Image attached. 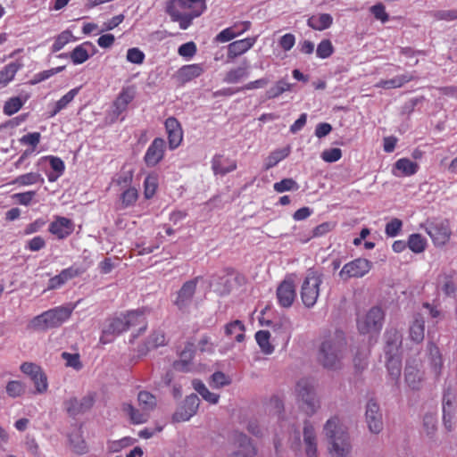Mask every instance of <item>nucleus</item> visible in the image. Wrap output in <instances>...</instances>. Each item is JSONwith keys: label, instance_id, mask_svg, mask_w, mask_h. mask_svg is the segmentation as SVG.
Here are the masks:
<instances>
[{"label": "nucleus", "instance_id": "nucleus-33", "mask_svg": "<svg viewBox=\"0 0 457 457\" xmlns=\"http://www.w3.org/2000/svg\"><path fill=\"white\" fill-rule=\"evenodd\" d=\"M237 444L238 445V450L233 453L232 457H255V449L245 435L239 434Z\"/></svg>", "mask_w": 457, "mask_h": 457}, {"label": "nucleus", "instance_id": "nucleus-9", "mask_svg": "<svg viewBox=\"0 0 457 457\" xmlns=\"http://www.w3.org/2000/svg\"><path fill=\"white\" fill-rule=\"evenodd\" d=\"M372 267L371 262L364 258H357L345 263L339 272V277L343 280H348L352 278L364 277Z\"/></svg>", "mask_w": 457, "mask_h": 457}, {"label": "nucleus", "instance_id": "nucleus-7", "mask_svg": "<svg viewBox=\"0 0 457 457\" xmlns=\"http://www.w3.org/2000/svg\"><path fill=\"white\" fill-rule=\"evenodd\" d=\"M129 321L125 320L124 313L116 314L106 320L99 342L103 345L112 343L117 336L128 330Z\"/></svg>", "mask_w": 457, "mask_h": 457}, {"label": "nucleus", "instance_id": "nucleus-59", "mask_svg": "<svg viewBox=\"0 0 457 457\" xmlns=\"http://www.w3.org/2000/svg\"><path fill=\"white\" fill-rule=\"evenodd\" d=\"M403 228V221L398 218H393L390 220L385 227V234L388 237H397Z\"/></svg>", "mask_w": 457, "mask_h": 457}, {"label": "nucleus", "instance_id": "nucleus-16", "mask_svg": "<svg viewBox=\"0 0 457 457\" xmlns=\"http://www.w3.org/2000/svg\"><path fill=\"white\" fill-rule=\"evenodd\" d=\"M170 150L178 148L183 141V129L180 122L175 117H169L164 122Z\"/></svg>", "mask_w": 457, "mask_h": 457}, {"label": "nucleus", "instance_id": "nucleus-10", "mask_svg": "<svg viewBox=\"0 0 457 457\" xmlns=\"http://www.w3.org/2000/svg\"><path fill=\"white\" fill-rule=\"evenodd\" d=\"M199 278V277H196L185 282L177 292L173 303L179 310H185L191 304Z\"/></svg>", "mask_w": 457, "mask_h": 457}, {"label": "nucleus", "instance_id": "nucleus-47", "mask_svg": "<svg viewBox=\"0 0 457 457\" xmlns=\"http://www.w3.org/2000/svg\"><path fill=\"white\" fill-rule=\"evenodd\" d=\"M194 389L203 397L206 402L215 404L219 402V395L212 393L205 386V385L198 379H194L192 382Z\"/></svg>", "mask_w": 457, "mask_h": 457}, {"label": "nucleus", "instance_id": "nucleus-24", "mask_svg": "<svg viewBox=\"0 0 457 457\" xmlns=\"http://www.w3.org/2000/svg\"><path fill=\"white\" fill-rule=\"evenodd\" d=\"M419 164L408 158H401L397 160L394 165L393 174L395 177H410L417 173Z\"/></svg>", "mask_w": 457, "mask_h": 457}, {"label": "nucleus", "instance_id": "nucleus-21", "mask_svg": "<svg viewBox=\"0 0 457 457\" xmlns=\"http://www.w3.org/2000/svg\"><path fill=\"white\" fill-rule=\"evenodd\" d=\"M199 398L196 395H188L183 406L173 414V420L176 422L187 421L195 414L199 407Z\"/></svg>", "mask_w": 457, "mask_h": 457}, {"label": "nucleus", "instance_id": "nucleus-62", "mask_svg": "<svg viewBox=\"0 0 457 457\" xmlns=\"http://www.w3.org/2000/svg\"><path fill=\"white\" fill-rule=\"evenodd\" d=\"M36 191H26L22 193H15L12 195V198L19 204L29 206L32 204Z\"/></svg>", "mask_w": 457, "mask_h": 457}, {"label": "nucleus", "instance_id": "nucleus-25", "mask_svg": "<svg viewBox=\"0 0 457 457\" xmlns=\"http://www.w3.org/2000/svg\"><path fill=\"white\" fill-rule=\"evenodd\" d=\"M204 72V65L201 63H194L182 66L177 72L178 79L185 84L190 80L198 78Z\"/></svg>", "mask_w": 457, "mask_h": 457}, {"label": "nucleus", "instance_id": "nucleus-32", "mask_svg": "<svg viewBox=\"0 0 457 457\" xmlns=\"http://www.w3.org/2000/svg\"><path fill=\"white\" fill-rule=\"evenodd\" d=\"M423 380V373L417 366L407 365L405 368V382L412 390L420 389Z\"/></svg>", "mask_w": 457, "mask_h": 457}, {"label": "nucleus", "instance_id": "nucleus-31", "mask_svg": "<svg viewBox=\"0 0 457 457\" xmlns=\"http://www.w3.org/2000/svg\"><path fill=\"white\" fill-rule=\"evenodd\" d=\"M333 23V17L328 13H316L309 17L307 25L314 30H324Z\"/></svg>", "mask_w": 457, "mask_h": 457}, {"label": "nucleus", "instance_id": "nucleus-53", "mask_svg": "<svg viewBox=\"0 0 457 457\" xmlns=\"http://www.w3.org/2000/svg\"><path fill=\"white\" fill-rule=\"evenodd\" d=\"M291 89V85L281 79L278 80L273 87L266 91V98L274 99L281 96L284 92L289 91Z\"/></svg>", "mask_w": 457, "mask_h": 457}, {"label": "nucleus", "instance_id": "nucleus-58", "mask_svg": "<svg viewBox=\"0 0 457 457\" xmlns=\"http://www.w3.org/2000/svg\"><path fill=\"white\" fill-rule=\"evenodd\" d=\"M41 140V134L39 132H30L28 134H25L20 138V143L23 145L30 146L31 148L29 149V151H32V154L35 152L36 147L39 144Z\"/></svg>", "mask_w": 457, "mask_h": 457}, {"label": "nucleus", "instance_id": "nucleus-11", "mask_svg": "<svg viewBox=\"0 0 457 457\" xmlns=\"http://www.w3.org/2000/svg\"><path fill=\"white\" fill-rule=\"evenodd\" d=\"M166 143L163 138H154L148 146L144 161L148 167L156 166L164 157Z\"/></svg>", "mask_w": 457, "mask_h": 457}, {"label": "nucleus", "instance_id": "nucleus-26", "mask_svg": "<svg viewBox=\"0 0 457 457\" xmlns=\"http://www.w3.org/2000/svg\"><path fill=\"white\" fill-rule=\"evenodd\" d=\"M212 169L214 174L223 176L237 169V162L230 159H224L222 155L217 154L212 160Z\"/></svg>", "mask_w": 457, "mask_h": 457}, {"label": "nucleus", "instance_id": "nucleus-63", "mask_svg": "<svg viewBox=\"0 0 457 457\" xmlns=\"http://www.w3.org/2000/svg\"><path fill=\"white\" fill-rule=\"evenodd\" d=\"M31 381L35 386V394L43 395L47 392L48 381L45 372L39 376H37L35 378H32Z\"/></svg>", "mask_w": 457, "mask_h": 457}, {"label": "nucleus", "instance_id": "nucleus-12", "mask_svg": "<svg viewBox=\"0 0 457 457\" xmlns=\"http://www.w3.org/2000/svg\"><path fill=\"white\" fill-rule=\"evenodd\" d=\"M296 297L295 286L293 279L285 278L277 288L278 304L283 308H289Z\"/></svg>", "mask_w": 457, "mask_h": 457}, {"label": "nucleus", "instance_id": "nucleus-60", "mask_svg": "<svg viewBox=\"0 0 457 457\" xmlns=\"http://www.w3.org/2000/svg\"><path fill=\"white\" fill-rule=\"evenodd\" d=\"M20 369L21 371L27 375L30 379L35 378L37 376L44 373L42 368L34 362H23Z\"/></svg>", "mask_w": 457, "mask_h": 457}, {"label": "nucleus", "instance_id": "nucleus-42", "mask_svg": "<svg viewBox=\"0 0 457 457\" xmlns=\"http://www.w3.org/2000/svg\"><path fill=\"white\" fill-rule=\"evenodd\" d=\"M248 75L249 71L247 65L239 66L228 71L224 76L223 81L228 84H236L247 78Z\"/></svg>", "mask_w": 457, "mask_h": 457}, {"label": "nucleus", "instance_id": "nucleus-27", "mask_svg": "<svg viewBox=\"0 0 457 457\" xmlns=\"http://www.w3.org/2000/svg\"><path fill=\"white\" fill-rule=\"evenodd\" d=\"M42 161H48L52 170L46 174L48 181L54 182L63 174L65 165L61 158L54 155H47L42 157L40 162Z\"/></svg>", "mask_w": 457, "mask_h": 457}, {"label": "nucleus", "instance_id": "nucleus-54", "mask_svg": "<svg viewBox=\"0 0 457 457\" xmlns=\"http://www.w3.org/2000/svg\"><path fill=\"white\" fill-rule=\"evenodd\" d=\"M273 189L275 192L281 194L287 191H296L299 189V185L295 179L287 178L274 183Z\"/></svg>", "mask_w": 457, "mask_h": 457}, {"label": "nucleus", "instance_id": "nucleus-51", "mask_svg": "<svg viewBox=\"0 0 457 457\" xmlns=\"http://www.w3.org/2000/svg\"><path fill=\"white\" fill-rule=\"evenodd\" d=\"M270 334L266 330H260L255 334V339L261 350L266 353L270 354L274 351L273 345L270 343Z\"/></svg>", "mask_w": 457, "mask_h": 457}, {"label": "nucleus", "instance_id": "nucleus-19", "mask_svg": "<svg viewBox=\"0 0 457 457\" xmlns=\"http://www.w3.org/2000/svg\"><path fill=\"white\" fill-rule=\"evenodd\" d=\"M150 313V309L147 307H142L137 310L129 311L125 315V320L129 321L128 324V329L132 327L138 326L139 333L133 337H138L140 334L144 333L147 328L146 317Z\"/></svg>", "mask_w": 457, "mask_h": 457}, {"label": "nucleus", "instance_id": "nucleus-41", "mask_svg": "<svg viewBox=\"0 0 457 457\" xmlns=\"http://www.w3.org/2000/svg\"><path fill=\"white\" fill-rule=\"evenodd\" d=\"M37 183H44V178L38 172H28L16 177L12 184L19 187H28Z\"/></svg>", "mask_w": 457, "mask_h": 457}, {"label": "nucleus", "instance_id": "nucleus-52", "mask_svg": "<svg viewBox=\"0 0 457 457\" xmlns=\"http://www.w3.org/2000/svg\"><path fill=\"white\" fill-rule=\"evenodd\" d=\"M165 344L166 338L163 331L154 330L147 338V341L145 343V348L146 351H149L151 349H154L159 346L164 345Z\"/></svg>", "mask_w": 457, "mask_h": 457}, {"label": "nucleus", "instance_id": "nucleus-57", "mask_svg": "<svg viewBox=\"0 0 457 457\" xmlns=\"http://www.w3.org/2000/svg\"><path fill=\"white\" fill-rule=\"evenodd\" d=\"M334 53V46L329 39L321 40L316 49V55L320 59H327Z\"/></svg>", "mask_w": 457, "mask_h": 457}, {"label": "nucleus", "instance_id": "nucleus-20", "mask_svg": "<svg viewBox=\"0 0 457 457\" xmlns=\"http://www.w3.org/2000/svg\"><path fill=\"white\" fill-rule=\"evenodd\" d=\"M366 421L370 432L378 434L382 430V414L379 411L378 404L373 400H370L367 403Z\"/></svg>", "mask_w": 457, "mask_h": 457}, {"label": "nucleus", "instance_id": "nucleus-45", "mask_svg": "<svg viewBox=\"0 0 457 457\" xmlns=\"http://www.w3.org/2000/svg\"><path fill=\"white\" fill-rule=\"evenodd\" d=\"M81 87H77L70 91H68L62 97H61L55 104L54 110L51 113V116H55L62 110L65 109L70 103L73 101V99L79 93Z\"/></svg>", "mask_w": 457, "mask_h": 457}, {"label": "nucleus", "instance_id": "nucleus-28", "mask_svg": "<svg viewBox=\"0 0 457 457\" xmlns=\"http://www.w3.org/2000/svg\"><path fill=\"white\" fill-rule=\"evenodd\" d=\"M424 335H425L424 319L420 314H416L414 316L413 321L410 325L409 337L412 342H414L416 344H420L424 339Z\"/></svg>", "mask_w": 457, "mask_h": 457}, {"label": "nucleus", "instance_id": "nucleus-23", "mask_svg": "<svg viewBox=\"0 0 457 457\" xmlns=\"http://www.w3.org/2000/svg\"><path fill=\"white\" fill-rule=\"evenodd\" d=\"M194 354V345L188 343L179 354V359L173 363V369L177 371L189 372L192 371L193 363L191 360Z\"/></svg>", "mask_w": 457, "mask_h": 457}, {"label": "nucleus", "instance_id": "nucleus-46", "mask_svg": "<svg viewBox=\"0 0 457 457\" xmlns=\"http://www.w3.org/2000/svg\"><path fill=\"white\" fill-rule=\"evenodd\" d=\"M427 239L420 234H411L407 240L408 248L414 253H421L426 250Z\"/></svg>", "mask_w": 457, "mask_h": 457}, {"label": "nucleus", "instance_id": "nucleus-15", "mask_svg": "<svg viewBox=\"0 0 457 457\" xmlns=\"http://www.w3.org/2000/svg\"><path fill=\"white\" fill-rule=\"evenodd\" d=\"M97 53V48L90 41H85L76 46L69 54V58L74 65L86 62Z\"/></svg>", "mask_w": 457, "mask_h": 457}, {"label": "nucleus", "instance_id": "nucleus-18", "mask_svg": "<svg viewBox=\"0 0 457 457\" xmlns=\"http://www.w3.org/2000/svg\"><path fill=\"white\" fill-rule=\"evenodd\" d=\"M86 271V269L71 265L62 270L58 275L54 276L48 281V289H57L64 285L67 281L80 276Z\"/></svg>", "mask_w": 457, "mask_h": 457}, {"label": "nucleus", "instance_id": "nucleus-35", "mask_svg": "<svg viewBox=\"0 0 457 457\" xmlns=\"http://www.w3.org/2000/svg\"><path fill=\"white\" fill-rule=\"evenodd\" d=\"M135 97V92L132 88H123L114 101L115 111L118 114L127 110L128 105Z\"/></svg>", "mask_w": 457, "mask_h": 457}, {"label": "nucleus", "instance_id": "nucleus-29", "mask_svg": "<svg viewBox=\"0 0 457 457\" xmlns=\"http://www.w3.org/2000/svg\"><path fill=\"white\" fill-rule=\"evenodd\" d=\"M429 365L436 377H439L443 368V357L437 345L429 343L428 345Z\"/></svg>", "mask_w": 457, "mask_h": 457}, {"label": "nucleus", "instance_id": "nucleus-14", "mask_svg": "<svg viewBox=\"0 0 457 457\" xmlns=\"http://www.w3.org/2000/svg\"><path fill=\"white\" fill-rule=\"evenodd\" d=\"M257 40L258 36H253L229 43L227 46L228 62L233 61L248 52L255 45Z\"/></svg>", "mask_w": 457, "mask_h": 457}, {"label": "nucleus", "instance_id": "nucleus-22", "mask_svg": "<svg viewBox=\"0 0 457 457\" xmlns=\"http://www.w3.org/2000/svg\"><path fill=\"white\" fill-rule=\"evenodd\" d=\"M455 410V395L448 388L443 396V420L448 431L453 430V418Z\"/></svg>", "mask_w": 457, "mask_h": 457}, {"label": "nucleus", "instance_id": "nucleus-30", "mask_svg": "<svg viewBox=\"0 0 457 457\" xmlns=\"http://www.w3.org/2000/svg\"><path fill=\"white\" fill-rule=\"evenodd\" d=\"M386 354L398 353L402 343V336L395 328H390L386 331Z\"/></svg>", "mask_w": 457, "mask_h": 457}, {"label": "nucleus", "instance_id": "nucleus-39", "mask_svg": "<svg viewBox=\"0 0 457 457\" xmlns=\"http://www.w3.org/2000/svg\"><path fill=\"white\" fill-rule=\"evenodd\" d=\"M290 152L291 148L288 145L284 148H279L272 151L265 160L264 169L270 170L273 168L279 162L286 159L290 154Z\"/></svg>", "mask_w": 457, "mask_h": 457}, {"label": "nucleus", "instance_id": "nucleus-8", "mask_svg": "<svg viewBox=\"0 0 457 457\" xmlns=\"http://www.w3.org/2000/svg\"><path fill=\"white\" fill-rule=\"evenodd\" d=\"M425 231L436 247L445 245L450 240L452 234L449 222L446 220L428 221L425 227Z\"/></svg>", "mask_w": 457, "mask_h": 457}, {"label": "nucleus", "instance_id": "nucleus-5", "mask_svg": "<svg viewBox=\"0 0 457 457\" xmlns=\"http://www.w3.org/2000/svg\"><path fill=\"white\" fill-rule=\"evenodd\" d=\"M322 283V274L313 269L307 270L301 286V298L307 308L313 307L320 295V287Z\"/></svg>", "mask_w": 457, "mask_h": 457}, {"label": "nucleus", "instance_id": "nucleus-40", "mask_svg": "<svg viewBox=\"0 0 457 457\" xmlns=\"http://www.w3.org/2000/svg\"><path fill=\"white\" fill-rule=\"evenodd\" d=\"M123 411L129 415L130 420L134 424H142L147 421L150 412L146 410H137L130 403L123 404Z\"/></svg>", "mask_w": 457, "mask_h": 457}, {"label": "nucleus", "instance_id": "nucleus-49", "mask_svg": "<svg viewBox=\"0 0 457 457\" xmlns=\"http://www.w3.org/2000/svg\"><path fill=\"white\" fill-rule=\"evenodd\" d=\"M72 32L69 29L63 30L54 38L52 45V52L56 53L62 50L68 43L75 41Z\"/></svg>", "mask_w": 457, "mask_h": 457}, {"label": "nucleus", "instance_id": "nucleus-37", "mask_svg": "<svg viewBox=\"0 0 457 457\" xmlns=\"http://www.w3.org/2000/svg\"><path fill=\"white\" fill-rule=\"evenodd\" d=\"M29 98V95L9 98L4 104L3 112L5 115L12 116L18 112Z\"/></svg>", "mask_w": 457, "mask_h": 457}, {"label": "nucleus", "instance_id": "nucleus-1", "mask_svg": "<svg viewBox=\"0 0 457 457\" xmlns=\"http://www.w3.org/2000/svg\"><path fill=\"white\" fill-rule=\"evenodd\" d=\"M346 341L342 331L324 336L320 343L318 360L327 369L340 368L345 356Z\"/></svg>", "mask_w": 457, "mask_h": 457}, {"label": "nucleus", "instance_id": "nucleus-34", "mask_svg": "<svg viewBox=\"0 0 457 457\" xmlns=\"http://www.w3.org/2000/svg\"><path fill=\"white\" fill-rule=\"evenodd\" d=\"M303 440L306 446L307 457H317V443L312 426L305 424L303 428Z\"/></svg>", "mask_w": 457, "mask_h": 457}, {"label": "nucleus", "instance_id": "nucleus-4", "mask_svg": "<svg viewBox=\"0 0 457 457\" xmlns=\"http://www.w3.org/2000/svg\"><path fill=\"white\" fill-rule=\"evenodd\" d=\"M74 306H58L50 309L31 320V327L37 330H46L61 326L69 320Z\"/></svg>", "mask_w": 457, "mask_h": 457}, {"label": "nucleus", "instance_id": "nucleus-48", "mask_svg": "<svg viewBox=\"0 0 457 457\" xmlns=\"http://www.w3.org/2000/svg\"><path fill=\"white\" fill-rule=\"evenodd\" d=\"M225 333L227 336L234 337L237 342H242L245 339V326L242 321L234 320L226 325Z\"/></svg>", "mask_w": 457, "mask_h": 457}, {"label": "nucleus", "instance_id": "nucleus-13", "mask_svg": "<svg viewBox=\"0 0 457 457\" xmlns=\"http://www.w3.org/2000/svg\"><path fill=\"white\" fill-rule=\"evenodd\" d=\"M74 228L75 225L72 220L57 215L49 224L48 230L58 239H64L73 233Z\"/></svg>", "mask_w": 457, "mask_h": 457}, {"label": "nucleus", "instance_id": "nucleus-17", "mask_svg": "<svg viewBox=\"0 0 457 457\" xmlns=\"http://www.w3.org/2000/svg\"><path fill=\"white\" fill-rule=\"evenodd\" d=\"M313 385L308 378L299 380L295 386V393L299 399L306 404V411H314L315 398L312 393Z\"/></svg>", "mask_w": 457, "mask_h": 457}, {"label": "nucleus", "instance_id": "nucleus-50", "mask_svg": "<svg viewBox=\"0 0 457 457\" xmlns=\"http://www.w3.org/2000/svg\"><path fill=\"white\" fill-rule=\"evenodd\" d=\"M138 198V192L137 188L133 187H128L126 190H124L120 196V208L125 209L128 207H130L136 204Z\"/></svg>", "mask_w": 457, "mask_h": 457}, {"label": "nucleus", "instance_id": "nucleus-55", "mask_svg": "<svg viewBox=\"0 0 457 457\" xmlns=\"http://www.w3.org/2000/svg\"><path fill=\"white\" fill-rule=\"evenodd\" d=\"M137 401H138L139 406L142 409L146 410L149 412L156 405L155 397L152 394H150L146 391L139 392V394L137 395Z\"/></svg>", "mask_w": 457, "mask_h": 457}, {"label": "nucleus", "instance_id": "nucleus-2", "mask_svg": "<svg viewBox=\"0 0 457 457\" xmlns=\"http://www.w3.org/2000/svg\"><path fill=\"white\" fill-rule=\"evenodd\" d=\"M205 8V0H169L166 12L173 21L179 22L181 29H187Z\"/></svg>", "mask_w": 457, "mask_h": 457}, {"label": "nucleus", "instance_id": "nucleus-38", "mask_svg": "<svg viewBox=\"0 0 457 457\" xmlns=\"http://www.w3.org/2000/svg\"><path fill=\"white\" fill-rule=\"evenodd\" d=\"M21 63L18 62H12L5 65L0 71V84L2 87L7 86L10 82H12L18 71L21 68Z\"/></svg>", "mask_w": 457, "mask_h": 457}, {"label": "nucleus", "instance_id": "nucleus-43", "mask_svg": "<svg viewBox=\"0 0 457 457\" xmlns=\"http://www.w3.org/2000/svg\"><path fill=\"white\" fill-rule=\"evenodd\" d=\"M159 187V175L156 172L149 173L144 180V196L151 199L155 195Z\"/></svg>", "mask_w": 457, "mask_h": 457}, {"label": "nucleus", "instance_id": "nucleus-56", "mask_svg": "<svg viewBox=\"0 0 457 457\" xmlns=\"http://www.w3.org/2000/svg\"><path fill=\"white\" fill-rule=\"evenodd\" d=\"M5 389L10 397L16 398L25 393V385L19 380H11L7 383Z\"/></svg>", "mask_w": 457, "mask_h": 457}, {"label": "nucleus", "instance_id": "nucleus-61", "mask_svg": "<svg viewBox=\"0 0 457 457\" xmlns=\"http://www.w3.org/2000/svg\"><path fill=\"white\" fill-rule=\"evenodd\" d=\"M145 55L143 51L137 47L129 48L127 51L126 59L129 62L133 64H142L145 61Z\"/></svg>", "mask_w": 457, "mask_h": 457}, {"label": "nucleus", "instance_id": "nucleus-64", "mask_svg": "<svg viewBox=\"0 0 457 457\" xmlns=\"http://www.w3.org/2000/svg\"><path fill=\"white\" fill-rule=\"evenodd\" d=\"M370 11L373 14V16L378 21H380L382 23H386L389 21V15L386 12V8H385L384 4H382L381 3L372 5L370 8Z\"/></svg>", "mask_w": 457, "mask_h": 457}, {"label": "nucleus", "instance_id": "nucleus-44", "mask_svg": "<svg viewBox=\"0 0 457 457\" xmlns=\"http://www.w3.org/2000/svg\"><path fill=\"white\" fill-rule=\"evenodd\" d=\"M386 355V368L389 376L393 379H398L402 370V361L398 353H391Z\"/></svg>", "mask_w": 457, "mask_h": 457}, {"label": "nucleus", "instance_id": "nucleus-6", "mask_svg": "<svg viewBox=\"0 0 457 457\" xmlns=\"http://www.w3.org/2000/svg\"><path fill=\"white\" fill-rule=\"evenodd\" d=\"M384 312L379 307L371 308L364 316L359 317L357 326L360 333L377 336L383 325Z\"/></svg>", "mask_w": 457, "mask_h": 457}, {"label": "nucleus", "instance_id": "nucleus-36", "mask_svg": "<svg viewBox=\"0 0 457 457\" xmlns=\"http://www.w3.org/2000/svg\"><path fill=\"white\" fill-rule=\"evenodd\" d=\"M413 79L414 76L411 74H402L391 79H382L376 84V87L386 89L398 88L403 86L404 84L411 81Z\"/></svg>", "mask_w": 457, "mask_h": 457}, {"label": "nucleus", "instance_id": "nucleus-3", "mask_svg": "<svg viewBox=\"0 0 457 457\" xmlns=\"http://www.w3.org/2000/svg\"><path fill=\"white\" fill-rule=\"evenodd\" d=\"M325 434L329 439L332 457H346L351 450L346 428L337 417L328 420L324 427Z\"/></svg>", "mask_w": 457, "mask_h": 457}]
</instances>
